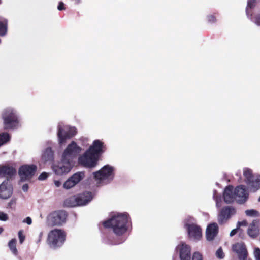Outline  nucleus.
I'll return each mask as SVG.
<instances>
[{"mask_svg": "<svg viewBox=\"0 0 260 260\" xmlns=\"http://www.w3.org/2000/svg\"><path fill=\"white\" fill-rule=\"evenodd\" d=\"M80 3V0H77V3Z\"/></svg>", "mask_w": 260, "mask_h": 260, "instance_id": "obj_50", "label": "nucleus"}, {"mask_svg": "<svg viewBox=\"0 0 260 260\" xmlns=\"http://www.w3.org/2000/svg\"><path fill=\"white\" fill-rule=\"evenodd\" d=\"M85 177L84 172L79 171L70 177L63 184V187L68 190L75 186Z\"/></svg>", "mask_w": 260, "mask_h": 260, "instance_id": "obj_11", "label": "nucleus"}, {"mask_svg": "<svg viewBox=\"0 0 260 260\" xmlns=\"http://www.w3.org/2000/svg\"><path fill=\"white\" fill-rule=\"evenodd\" d=\"M37 169L35 165H24L21 166L19 170V174L23 180H26L31 177Z\"/></svg>", "mask_w": 260, "mask_h": 260, "instance_id": "obj_14", "label": "nucleus"}, {"mask_svg": "<svg viewBox=\"0 0 260 260\" xmlns=\"http://www.w3.org/2000/svg\"><path fill=\"white\" fill-rule=\"evenodd\" d=\"M194 219L192 217H188L185 224L190 238L199 240L202 236V230L198 225L194 223Z\"/></svg>", "mask_w": 260, "mask_h": 260, "instance_id": "obj_8", "label": "nucleus"}, {"mask_svg": "<svg viewBox=\"0 0 260 260\" xmlns=\"http://www.w3.org/2000/svg\"><path fill=\"white\" fill-rule=\"evenodd\" d=\"M128 221L127 213H116L107 221L103 222V224L105 228H111L116 235H121L127 230L126 225Z\"/></svg>", "mask_w": 260, "mask_h": 260, "instance_id": "obj_2", "label": "nucleus"}, {"mask_svg": "<svg viewBox=\"0 0 260 260\" xmlns=\"http://www.w3.org/2000/svg\"><path fill=\"white\" fill-rule=\"evenodd\" d=\"M258 200L259 202H260V197H259Z\"/></svg>", "mask_w": 260, "mask_h": 260, "instance_id": "obj_51", "label": "nucleus"}, {"mask_svg": "<svg viewBox=\"0 0 260 260\" xmlns=\"http://www.w3.org/2000/svg\"><path fill=\"white\" fill-rule=\"evenodd\" d=\"M17 198L16 197H13L11 198V199L10 200L9 202L8 203V206L10 208H13L14 207L17 203Z\"/></svg>", "mask_w": 260, "mask_h": 260, "instance_id": "obj_33", "label": "nucleus"}, {"mask_svg": "<svg viewBox=\"0 0 260 260\" xmlns=\"http://www.w3.org/2000/svg\"><path fill=\"white\" fill-rule=\"evenodd\" d=\"M255 0H249L248 2L247 7L246 10L247 16L249 15V9H251L255 6Z\"/></svg>", "mask_w": 260, "mask_h": 260, "instance_id": "obj_31", "label": "nucleus"}, {"mask_svg": "<svg viewBox=\"0 0 260 260\" xmlns=\"http://www.w3.org/2000/svg\"><path fill=\"white\" fill-rule=\"evenodd\" d=\"M208 21L210 22H214L216 21V18L214 16L211 15L208 16Z\"/></svg>", "mask_w": 260, "mask_h": 260, "instance_id": "obj_46", "label": "nucleus"}, {"mask_svg": "<svg viewBox=\"0 0 260 260\" xmlns=\"http://www.w3.org/2000/svg\"><path fill=\"white\" fill-rule=\"evenodd\" d=\"M248 185L254 191L260 189V175L255 174L254 179H252Z\"/></svg>", "mask_w": 260, "mask_h": 260, "instance_id": "obj_24", "label": "nucleus"}, {"mask_svg": "<svg viewBox=\"0 0 260 260\" xmlns=\"http://www.w3.org/2000/svg\"><path fill=\"white\" fill-rule=\"evenodd\" d=\"M16 241L17 240L16 239H13L10 241L8 243V246L10 250L15 255H17V249L16 246Z\"/></svg>", "mask_w": 260, "mask_h": 260, "instance_id": "obj_29", "label": "nucleus"}, {"mask_svg": "<svg viewBox=\"0 0 260 260\" xmlns=\"http://www.w3.org/2000/svg\"><path fill=\"white\" fill-rule=\"evenodd\" d=\"M254 255L255 260H260V249L259 248L254 249Z\"/></svg>", "mask_w": 260, "mask_h": 260, "instance_id": "obj_36", "label": "nucleus"}, {"mask_svg": "<svg viewBox=\"0 0 260 260\" xmlns=\"http://www.w3.org/2000/svg\"><path fill=\"white\" fill-rule=\"evenodd\" d=\"M237 233H239V234L242 233L241 229H240V228H238V227H237L236 229H233V230H232L231 231V232H230V235L231 237H232V236L235 235Z\"/></svg>", "mask_w": 260, "mask_h": 260, "instance_id": "obj_38", "label": "nucleus"}, {"mask_svg": "<svg viewBox=\"0 0 260 260\" xmlns=\"http://www.w3.org/2000/svg\"><path fill=\"white\" fill-rule=\"evenodd\" d=\"M18 235L19 242L21 244L24 242L25 238V236L23 235L22 230H20L18 232Z\"/></svg>", "mask_w": 260, "mask_h": 260, "instance_id": "obj_35", "label": "nucleus"}, {"mask_svg": "<svg viewBox=\"0 0 260 260\" xmlns=\"http://www.w3.org/2000/svg\"><path fill=\"white\" fill-rule=\"evenodd\" d=\"M16 172V170L12 167L9 166H0V176L11 177Z\"/></svg>", "mask_w": 260, "mask_h": 260, "instance_id": "obj_21", "label": "nucleus"}, {"mask_svg": "<svg viewBox=\"0 0 260 260\" xmlns=\"http://www.w3.org/2000/svg\"><path fill=\"white\" fill-rule=\"evenodd\" d=\"M81 150V148L77 145L76 142L72 141L67 146L62 157H64L65 159H67L70 161L71 160L72 162H74V159L78 156Z\"/></svg>", "mask_w": 260, "mask_h": 260, "instance_id": "obj_10", "label": "nucleus"}, {"mask_svg": "<svg viewBox=\"0 0 260 260\" xmlns=\"http://www.w3.org/2000/svg\"><path fill=\"white\" fill-rule=\"evenodd\" d=\"M256 25L260 26V14L256 15L253 20Z\"/></svg>", "mask_w": 260, "mask_h": 260, "instance_id": "obj_42", "label": "nucleus"}, {"mask_svg": "<svg viewBox=\"0 0 260 260\" xmlns=\"http://www.w3.org/2000/svg\"><path fill=\"white\" fill-rule=\"evenodd\" d=\"M74 162L61 157V161L57 164L52 166L54 172L57 175H63L68 173L72 169Z\"/></svg>", "mask_w": 260, "mask_h": 260, "instance_id": "obj_9", "label": "nucleus"}, {"mask_svg": "<svg viewBox=\"0 0 260 260\" xmlns=\"http://www.w3.org/2000/svg\"><path fill=\"white\" fill-rule=\"evenodd\" d=\"M54 185L55 186V187H59L61 186L62 183H61V181H60V180H54Z\"/></svg>", "mask_w": 260, "mask_h": 260, "instance_id": "obj_45", "label": "nucleus"}, {"mask_svg": "<svg viewBox=\"0 0 260 260\" xmlns=\"http://www.w3.org/2000/svg\"><path fill=\"white\" fill-rule=\"evenodd\" d=\"M245 214L249 217H258L259 215L258 212L254 209L247 210L245 211Z\"/></svg>", "mask_w": 260, "mask_h": 260, "instance_id": "obj_30", "label": "nucleus"}, {"mask_svg": "<svg viewBox=\"0 0 260 260\" xmlns=\"http://www.w3.org/2000/svg\"><path fill=\"white\" fill-rule=\"evenodd\" d=\"M10 136L8 133L4 132L0 134V147L8 142Z\"/></svg>", "mask_w": 260, "mask_h": 260, "instance_id": "obj_28", "label": "nucleus"}, {"mask_svg": "<svg viewBox=\"0 0 260 260\" xmlns=\"http://www.w3.org/2000/svg\"><path fill=\"white\" fill-rule=\"evenodd\" d=\"M94 177L97 184H106L113 179V169L109 165H106L100 170L94 172Z\"/></svg>", "mask_w": 260, "mask_h": 260, "instance_id": "obj_5", "label": "nucleus"}, {"mask_svg": "<svg viewBox=\"0 0 260 260\" xmlns=\"http://www.w3.org/2000/svg\"><path fill=\"white\" fill-rule=\"evenodd\" d=\"M28 189V185L27 184H25L22 186V190L24 192H27Z\"/></svg>", "mask_w": 260, "mask_h": 260, "instance_id": "obj_47", "label": "nucleus"}, {"mask_svg": "<svg viewBox=\"0 0 260 260\" xmlns=\"http://www.w3.org/2000/svg\"><path fill=\"white\" fill-rule=\"evenodd\" d=\"M214 198H215L216 203V207L217 208H219L221 206V199L220 198H218L217 197L215 198V194L214 195Z\"/></svg>", "mask_w": 260, "mask_h": 260, "instance_id": "obj_41", "label": "nucleus"}, {"mask_svg": "<svg viewBox=\"0 0 260 260\" xmlns=\"http://www.w3.org/2000/svg\"><path fill=\"white\" fill-rule=\"evenodd\" d=\"M247 234L251 238L256 237L259 234V222L257 220H253L249 225Z\"/></svg>", "mask_w": 260, "mask_h": 260, "instance_id": "obj_19", "label": "nucleus"}, {"mask_svg": "<svg viewBox=\"0 0 260 260\" xmlns=\"http://www.w3.org/2000/svg\"><path fill=\"white\" fill-rule=\"evenodd\" d=\"M3 230L4 229L0 227V234L3 232Z\"/></svg>", "mask_w": 260, "mask_h": 260, "instance_id": "obj_49", "label": "nucleus"}, {"mask_svg": "<svg viewBox=\"0 0 260 260\" xmlns=\"http://www.w3.org/2000/svg\"><path fill=\"white\" fill-rule=\"evenodd\" d=\"M44 161H51L54 159V153L50 147L47 148L43 152L42 156Z\"/></svg>", "mask_w": 260, "mask_h": 260, "instance_id": "obj_25", "label": "nucleus"}, {"mask_svg": "<svg viewBox=\"0 0 260 260\" xmlns=\"http://www.w3.org/2000/svg\"><path fill=\"white\" fill-rule=\"evenodd\" d=\"M235 209L232 207L223 208L219 214L218 220L220 223H223L228 220L231 216L235 214Z\"/></svg>", "mask_w": 260, "mask_h": 260, "instance_id": "obj_16", "label": "nucleus"}, {"mask_svg": "<svg viewBox=\"0 0 260 260\" xmlns=\"http://www.w3.org/2000/svg\"><path fill=\"white\" fill-rule=\"evenodd\" d=\"M243 176L245 177V182L247 184L252 179H254L255 177V175L253 174L252 170L248 168L243 169Z\"/></svg>", "mask_w": 260, "mask_h": 260, "instance_id": "obj_26", "label": "nucleus"}, {"mask_svg": "<svg viewBox=\"0 0 260 260\" xmlns=\"http://www.w3.org/2000/svg\"><path fill=\"white\" fill-rule=\"evenodd\" d=\"M1 4V0H0V4Z\"/></svg>", "mask_w": 260, "mask_h": 260, "instance_id": "obj_52", "label": "nucleus"}, {"mask_svg": "<svg viewBox=\"0 0 260 260\" xmlns=\"http://www.w3.org/2000/svg\"><path fill=\"white\" fill-rule=\"evenodd\" d=\"M22 222L28 225H30L32 223V219L30 217H27L22 220Z\"/></svg>", "mask_w": 260, "mask_h": 260, "instance_id": "obj_40", "label": "nucleus"}, {"mask_svg": "<svg viewBox=\"0 0 260 260\" xmlns=\"http://www.w3.org/2000/svg\"><path fill=\"white\" fill-rule=\"evenodd\" d=\"M223 198L226 203H231L235 201V191H233V186H229L225 188Z\"/></svg>", "mask_w": 260, "mask_h": 260, "instance_id": "obj_20", "label": "nucleus"}, {"mask_svg": "<svg viewBox=\"0 0 260 260\" xmlns=\"http://www.w3.org/2000/svg\"><path fill=\"white\" fill-rule=\"evenodd\" d=\"M7 31V21L3 19L0 21V36H3L6 35Z\"/></svg>", "mask_w": 260, "mask_h": 260, "instance_id": "obj_27", "label": "nucleus"}, {"mask_svg": "<svg viewBox=\"0 0 260 260\" xmlns=\"http://www.w3.org/2000/svg\"><path fill=\"white\" fill-rule=\"evenodd\" d=\"M192 260H203V257L199 252L197 251L193 253Z\"/></svg>", "mask_w": 260, "mask_h": 260, "instance_id": "obj_32", "label": "nucleus"}, {"mask_svg": "<svg viewBox=\"0 0 260 260\" xmlns=\"http://www.w3.org/2000/svg\"><path fill=\"white\" fill-rule=\"evenodd\" d=\"M235 201L240 204L245 202L248 198V192L245 186L240 185L234 190Z\"/></svg>", "mask_w": 260, "mask_h": 260, "instance_id": "obj_15", "label": "nucleus"}, {"mask_svg": "<svg viewBox=\"0 0 260 260\" xmlns=\"http://www.w3.org/2000/svg\"><path fill=\"white\" fill-rule=\"evenodd\" d=\"M176 251L179 253L180 260L191 259V247L185 242L180 243L176 246Z\"/></svg>", "mask_w": 260, "mask_h": 260, "instance_id": "obj_12", "label": "nucleus"}, {"mask_svg": "<svg viewBox=\"0 0 260 260\" xmlns=\"http://www.w3.org/2000/svg\"><path fill=\"white\" fill-rule=\"evenodd\" d=\"M13 192L12 184L8 179L4 181L0 185V198L6 200L11 197Z\"/></svg>", "mask_w": 260, "mask_h": 260, "instance_id": "obj_13", "label": "nucleus"}, {"mask_svg": "<svg viewBox=\"0 0 260 260\" xmlns=\"http://www.w3.org/2000/svg\"><path fill=\"white\" fill-rule=\"evenodd\" d=\"M218 232V226L216 223L210 224L206 229V236L208 241H211L216 236Z\"/></svg>", "mask_w": 260, "mask_h": 260, "instance_id": "obj_18", "label": "nucleus"}, {"mask_svg": "<svg viewBox=\"0 0 260 260\" xmlns=\"http://www.w3.org/2000/svg\"><path fill=\"white\" fill-rule=\"evenodd\" d=\"M81 197H77V196H71L67 199L64 202V205L66 207H73L79 206V203L78 201L80 200Z\"/></svg>", "mask_w": 260, "mask_h": 260, "instance_id": "obj_23", "label": "nucleus"}, {"mask_svg": "<svg viewBox=\"0 0 260 260\" xmlns=\"http://www.w3.org/2000/svg\"><path fill=\"white\" fill-rule=\"evenodd\" d=\"M42 235H43V232H40L39 235V241H40V240H41Z\"/></svg>", "mask_w": 260, "mask_h": 260, "instance_id": "obj_48", "label": "nucleus"}, {"mask_svg": "<svg viewBox=\"0 0 260 260\" xmlns=\"http://www.w3.org/2000/svg\"><path fill=\"white\" fill-rule=\"evenodd\" d=\"M247 225V222L245 220H243L241 222H238L237 224V227H238V228H240L241 226H246Z\"/></svg>", "mask_w": 260, "mask_h": 260, "instance_id": "obj_43", "label": "nucleus"}, {"mask_svg": "<svg viewBox=\"0 0 260 260\" xmlns=\"http://www.w3.org/2000/svg\"><path fill=\"white\" fill-rule=\"evenodd\" d=\"M67 214L63 211H56L47 217L46 224L49 226H61L66 222Z\"/></svg>", "mask_w": 260, "mask_h": 260, "instance_id": "obj_6", "label": "nucleus"}, {"mask_svg": "<svg viewBox=\"0 0 260 260\" xmlns=\"http://www.w3.org/2000/svg\"><path fill=\"white\" fill-rule=\"evenodd\" d=\"M66 239V234L60 229H54L48 234L47 242L49 246L53 248L60 247L63 245Z\"/></svg>", "mask_w": 260, "mask_h": 260, "instance_id": "obj_4", "label": "nucleus"}, {"mask_svg": "<svg viewBox=\"0 0 260 260\" xmlns=\"http://www.w3.org/2000/svg\"><path fill=\"white\" fill-rule=\"evenodd\" d=\"M233 250L238 254L239 260H246L247 252L243 243H237L233 245Z\"/></svg>", "mask_w": 260, "mask_h": 260, "instance_id": "obj_17", "label": "nucleus"}, {"mask_svg": "<svg viewBox=\"0 0 260 260\" xmlns=\"http://www.w3.org/2000/svg\"><path fill=\"white\" fill-rule=\"evenodd\" d=\"M103 143L99 140H95L92 146L85 153L79 158V162L84 167H94L98 160L99 155L102 152Z\"/></svg>", "mask_w": 260, "mask_h": 260, "instance_id": "obj_1", "label": "nucleus"}, {"mask_svg": "<svg viewBox=\"0 0 260 260\" xmlns=\"http://www.w3.org/2000/svg\"><path fill=\"white\" fill-rule=\"evenodd\" d=\"M57 9L59 11H61L65 9V7L64 6V3L62 2H60L59 3V5L57 7Z\"/></svg>", "mask_w": 260, "mask_h": 260, "instance_id": "obj_44", "label": "nucleus"}, {"mask_svg": "<svg viewBox=\"0 0 260 260\" xmlns=\"http://www.w3.org/2000/svg\"><path fill=\"white\" fill-rule=\"evenodd\" d=\"M5 129H12L19 126V119L17 112L12 108H7L2 113Z\"/></svg>", "mask_w": 260, "mask_h": 260, "instance_id": "obj_3", "label": "nucleus"}, {"mask_svg": "<svg viewBox=\"0 0 260 260\" xmlns=\"http://www.w3.org/2000/svg\"><path fill=\"white\" fill-rule=\"evenodd\" d=\"M216 255L218 258H219L220 259H222L224 257V254L223 253V252L221 248H219L216 251Z\"/></svg>", "mask_w": 260, "mask_h": 260, "instance_id": "obj_34", "label": "nucleus"}, {"mask_svg": "<svg viewBox=\"0 0 260 260\" xmlns=\"http://www.w3.org/2000/svg\"><path fill=\"white\" fill-rule=\"evenodd\" d=\"M76 133V129L75 127L64 125L62 123L59 124L57 132L59 143L60 145L64 144L67 139L74 136Z\"/></svg>", "mask_w": 260, "mask_h": 260, "instance_id": "obj_7", "label": "nucleus"}, {"mask_svg": "<svg viewBox=\"0 0 260 260\" xmlns=\"http://www.w3.org/2000/svg\"><path fill=\"white\" fill-rule=\"evenodd\" d=\"M8 219V215L2 212V211H0V220H2V221H7V220Z\"/></svg>", "mask_w": 260, "mask_h": 260, "instance_id": "obj_37", "label": "nucleus"}, {"mask_svg": "<svg viewBox=\"0 0 260 260\" xmlns=\"http://www.w3.org/2000/svg\"><path fill=\"white\" fill-rule=\"evenodd\" d=\"M48 176V174L46 172H43L39 176V180L42 181L45 180Z\"/></svg>", "mask_w": 260, "mask_h": 260, "instance_id": "obj_39", "label": "nucleus"}, {"mask_svg": "<svg viewBox=\"0 0 260 260\" xmlns=\"http://www.w3.org/2000/svg\"><path fill=\"white\" fill-rule=\"evenodd\" d=\"M77 197H81L78 202L79 206H83L88 204L91 201L93 196L90 192L86 191L77 196Z\"/></svg>", "mask_w": 260, "mask_h": 260, "instance_id": "obj_22", "label": "nucleus"}]
</instances>
